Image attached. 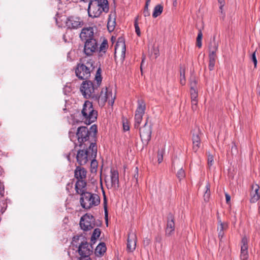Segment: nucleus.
Segmentation results:
<instances>
[{"label":"nucleus","instance_id":"obj_53","mask_svg":"<svg viewBox=\"0 0 260 260\" xmlns=\"http://www.w3.org/2000/svg\"><path fill=\"white\" fill-rule=\"evenodd\" d=\"M219 3L220 4V9L222 10V8L224 5V0H218Z\"/></svg>","mask_w":260,"mask_h":260},{"label":"nucleus","instance_id":"obj_51","mask_svg":"<svg viewBox=\"0 0 260 260\" xmlns=\"http://www.w3.org/2000/svg\"><path fill=\"white\" fill-rule=\"evenodd\" d=\"M218 238L221 240L224 236V232L218 231Z\"/></svg>","mask_w":260,"mask_h":260},{"label":"nucleus","instance_id":"obj_35","mask_svg":"<svg viewBox=\"0 0 260 260\" xmlns=\"http://www.w3.org/2000/svg\"><path fill=\"white\" fill-rule=\"evenodd\" d=\"M180 82L182 85H184L186 83V80L185 77V70L182 69L180 70Z\"/></svg>","mask_w":260,"mask_h":260},{"label":"nucleus","instance_id":"obj_48","mask_svg":"<svg viewBox=\"0 0 260 260\" xmlns=\"http://www.w3.org/2000/svg\"><path fill=\"white\" fill-rule=\"evenodd\" d=\"M123 128L124 131H127L129 129V125L128 122H123Z\"/></svg>","mask_w":260,"mask_h":260},{"label":"nucleus","instance_id":"obj_22","mask_svg":"<svg viewBox=\"0 0 260 260\" xmlns=\"http://www.w3.org/2000/svg\"><path fill=\"white\" fill-rule=\"evenodd\" d=\"M87 172L84 168L77 167L75 170V177L78 180L86 181Z\"/></svg>","mask_w":260,"mask_h":260},{"label":"nucleus","instance_id":"obj_25","mask_svg":"<svg viewBox=\"0 0 260 260\" xmlns=\"http://www.w3.org/2000/svg\"><path fill=\"white\" fill-rule=\"evenodd\" d=\"M115 16L114 14H110L109 15L108 20L107 22V28L109 31H112L115 26Z\"/></svg>","mask_w":260,"mask_h":260},{"label":"nucleus","instance_id":"obj_15","mask_svg":"<svg viewBox=\"0 0 260 260\" xmlns=\"http://www.w3.org/2000/svg\"><path fill=\"white\" fill-rule=\"evenodd\" d=\"M84 24L83 21L79 17L71 16L66 21V26L68 28L77 29Z\"/></svg>","mask_w":260,"mask_h":260},{"label":"nucleus","instance_id":"obj_12","mask_svg":"<svg viewBox=\"0 0 260 260\" xmlns=\"http://www.w3.org/2000/svg\"><path fill=\"white\" fill-rule=\"evenodd\" d=\"M98 47L96 39H89L84 41L83 52L87 56H92L98 50Z\"/></svg>","mask_w":260,"mask_h":260},{"label":"nucleus","instance_id":"obj_6","mask_svg":"<svg viewBox=\"0 0 260 260\" xmlns=\"http://www.w3.org/2000/svg\"><path fill=\"white\" fill-rule=\"evenodd\" d=\"M80 202L83 208L89 209L98 206L100 203V198L96 194L86 192L81 196Z\"/></svg>","mask_w":260,"mask_h":260},{"label":"nucleus","instance_id":"obj_49","mask_svg":"<svg viewBox=\"0 0 260 260\" xmlns=\"http://www.w3.org/2000/svg\"><path fill=\"white\" fill-rule=\"evenodd\" d=\"M77 260H94L92 258L89 256H81Z\"/></svg>","mask_w":260,"mask_h":260},{"label":"nucleus","instance_id":"obj_38","mask_svg":"<svg viewBox=\"0 0 260 260\" xmlns=\"http://www.w3.org/2000/svg\"><path fill=\"white\" fill-rule=\"evenodd\" d=\"M134 26H135V31L136 32L137 35L138 36H141V31H140L139 26L138 25V17L136 18V19L135 20Z\"/></svg>","mask_w":260,"mask_h":260},{"label":"nucleus","instance_id":"obj_36","mask_svg":"<svg viewBox=\"0 0 260 260\" xmlns=\"http://www.w3.org/2000/svg\"><path fill=\"white\" fill-rule=\"evenodd\" d=\"M203 34L201 30H199L198 36L197 38V45L199 48H201L202 46V39Z\"/></svg>","mask_w":260,"mask_h":260},{"label":"nucleus","instance_id":"obj_52","mask_svg":"<svg viewBox=\"0 0 260 260\" xmlns=\"http://www.w3.org/2000/svg\"><path fill=\"white\" fill-rule=\"evenodd\" d=\"M225 196L226 203L229 204L231 200V197L229 194H228L226 193L225 194Z\"/></svg>","mask_w":260,"mask_h":260},{"label":"nucleus","instance_id":"obj_18","mask_svg":"<svg viewBox=\"0 0 260 260\" xmlns=\"http://www.w3.org/2000/svg\"><path fill=\"white\" fill-rule=\"evenodd\" d=\"M250 196V202L251 203H256L260 199L259 186L258 184H253L251 185Z\"/></svg>","mask_w":260,"mask_h":260},{"label":"nucleus","instance_id":"obj_10","mask_svg":"<svg viewBox=\"0 0 260 260\" xmlns=\"http://www.w3.org/2000/svg\"><path fill=\"white\" fill-rule=\"evenodd\" d=\"M146 105L144 101L142 100L138 101V107L136 109L135 115V128H138L141 123L143 116L145 113Z\"/></svg>","mask_w":260,"mask_h":260},{"label":"nucleus","instance_id":"obj_54","mask_svg":"<svg viewBox=\"0 0 260 260\" xmlns=\"http://www.w3.org/2000/svg\"><path fill=\"white\" fill-rule=\"evenodd\" d=\"M151 0H146L145 6H149Z\"/></svg>","mask_w":260,"mask_h":260},{"label":"nucleus","instance_id":"obj_3","mask_svg":"<svg viewBox=\"0 0 260 260\" xmlns=\"http://www.w3.org/2000/svg\"><path fill=\"white\" fill-rule=\"evenodd\" d=\"M98 112L94 109L92 103L86 101L81 112V117L83 122L89 125L94 122L97 119Z\"/></svg>","mask_w":260,"mask_h":260},{"label":"nucleus","instance_id":"obj_44","mask_svg":"<svg viewBox=\"0 0 260 260\" xmlns=\"http://www.w3.org/2000/svg\"><path fill=\"white\" fill-rule=\"evenodd\" d=\"M152 53L154 55L155 58H157L159 55V50L157 47H153L152 50Z\"/></svg>","mask_w":260,"mask_h":260},{"label":"nucleus","instance_id":"obj_11","mask_svg":"<svg viewBox=\"0 0 260 260\" xmlns=\"http://www.w3.org/2000/svg\"><path fill=\"white\" fill-rule=\"evenodd\" d=\"M106 186L108 188L116 189L119 186V174L117 171L111 169L110 176L105 179Z\"/></svg>","mask_w":260,"mask_h":260},{"label":"nucleus","instance_id":"obj_26","mask_svg":"<svg viewBox=\"0 0 260 260\" xmlns=\"http://www.w3.org/2000/svg\"><path fill=\"white\" fill-rule=\"evenodd\" d=\"M192 143L193 150L195 151H197L200 146V137L199 136V132H197L196 134H193Z\"/></svg>","mask_w":260,"mask_h":260},{"label":"nucleus","instance_id":"obj_55","mask_svg":"<svg viewBox=\"0 0 260 260\" xmlns=\"http://www.w3.org/2000/svg\"><path fill=\"white\" fill-rule=\"evenodd\" d=\"M173 6H176L177 4V0H173Z\"/></svg>","mask_w":260,"mask_h":260},{"label":"nucleus","instance_id":"obj_32","mask_svg":"<svg viewBox=\"0 0 260 260\" xmlns=\"http://www.w3.org/2000/svg\"><path fill=\"white\" fill-rule=\"evenodd\" d=\"M218 44L215 42L213 41L211 44V46L210 47V53L209 54H213L214 55H216V52L218 49Z\"/></svg>","mask_w":260,"mask_h":260},{"label":"nucleus","instance_id":"obj_50","mask_svg":"<svg viewBox=\"0 0 260 260\" xmlns=\"http://www.w3.org/2000/svg\"><path fill=\"white\" fill-rule=\"evenodd\" d=\"M135 171L136 173L134 175V177L136 179V181L138 182V168H136Z\"/></svg>","mask_w":260,"mask_h":260},{"label":"nucleus","instance_id":"obj_39","mask_svg":"<svg viewBox=\"0 0 260 260\" xmlns=\"http://www.w3.org/2000/svg\"><path fill=\"white\" fill-rule=\"evenodd\" d=\"M191 100H198V93L197 89H192L190 90Z\"/></svg>","mask_w":260,"mask_h":260},{"label":"nucleus","instance_id":"obj_19","mask_svg":"<svg viewBox=\"0 0 260 260\" xmlns=\"http://www.w3.org/2000/svg\"><path fill=\"white\" fill-rule=\"evenodd\" d=\"M78 252L81 256H89L92 252L87 242H82L78 248Z\"/></svg>","mask_w":260,"mask_h":260},{"label":"nucleus","instance_id":"obj_13","mask_svg":"<svg viewBox=\"0 0 260 260\" xmlns=\"http://www.w3.org/2000/svg\"><path fill=\"white\" fill-rule=\"evenodd\" d=\"M126 47L124 39L122 37L119 38L115 47V55H119L120 59L123 61L125 56Z\"/></svg>","mask_w":260,"mask_h":260},{"label":"nucleus","instance_id":"obj_33","mask_svg":"<svg viewBox=\"0 0 260 260\" xmlns=\"http://www.w3.org/2000/svg\"><path fill=\"white\" fill-rule=\"evenodd\" d=\"M228 227V224L226 222H222L221 220L219 221L217 226V231L224 232Z\"/></svg>","mask_w":260,"mask_h":260},{"label":"nucleus","instance_id":"obj_4","mask_svg":"<svg viewBox=\"0 0 260 260\" xmlns=\"http://www.w3.org/2000/svg\"><path fill=\"white\" fill-rule=\"evenodd\" d=\"M80 91L86 99H98V85H95L90 81L83 82L80 87Z\"/></svg>","mask_w":260,"mask_h":260},{"label":"nucleus","instance_id":"obj_42","mask_svg":"<svg viewBox=\"0 0 260 260\" xmlns=\"http://www.w3.org/2000/svg\"><path fill=\"white\" fill-rule=\"evenodd\" d=\"M207 161H208V165L209 166V167H210L212 166L213 165V162H214L213 156L210 154H209L208 155Z\"/></svg>","mask_w":260,"mask_h":260},{"label":"nucleus","instance_id":"obj_56","mask_svg":"<svg viewBox=\"0 0 260 260\" xmlns=\"http://www.w3.org/2000/svg\"><path fill=\"white\" fill-rule=\"evenodd\" d=\"M144 242L146 243L147 244H149V243H150V240L149 239H146L145 241H144Z\"/></svg>","mask_w":260,"mask_h":260},{"label":"nucleus","instance_id":"obj_2","mask_svg":"<svg viewBox=\"0 0 260 260\" xmlns=\"http://www.w3.org/2000/svg\"><path fill=\"white\" fill-rule=\"evenodd\" d=\"M83 2L89 1L88 13L89 17H99L103 12L107 13L109 11V3L107 0H81Z\"/></svg>","mask_w":260,"mask_h":260},{"label":"nucleus","instance_id":"obj_20","mask_svg":"<svg viewBox=\"0 0 260 260\" xmlns=\"http://www.w3.org/2000/svg\"><path fill=\"white\" fill-rule=\"evenodd\" d=\"M175 230L174 218L172 214H170L168 217V221L166 229V233L167 235H171Z\"/></svg>","mask_w":260,"mask_h":260},{"label":"nucleus","instance_id":"obj_5","mask_svg":"<svg viewBox=\"0 0 260 260\" xmlns=\"http://www.w3.org/2000/svg\"><path fill=\"white\" fill-rule=\"evenodd\" d=\"M93 61L90 59L85 63H79L75 69L76 76L81 80L87 79L90 76V73L93 67Z\"/></svg>","mask_w":260,"mask_h":260},{"label":"nucleus","instance_id":"obj_45","mask_svg":"<svg viewBox=\"0 0 260 260\" xmlns=\"http://www.w3.org/2000/svg\"><path fill=\"white\" fill-rule=\"evenodd\" d=\"M143 14L145 17H147L150 15V13L148 9V6H145Z\"/></svg>","mask_w":260,"mask_h":260},{"label":"nucleus","instance_id":"obj_31","mask_svg":"<svg viewBox=\"0 0 260 260\" xmlns=\"http://www.w3.org/2000/svg\"><path fill=\"white\" fill-rule=\"evenodd\" d=\"M210 184L209 183H207L205 186L206 190L204 194V200L206 202L209 201L210 196Z\"/></svg>","mask_w":260,"mask_h":260},{"label":"nucleus","instance_id":"obj_37","mask_svg":"<svg viewBox=\"0 0 260 260\" xmlns=\"http://www.w3.org/2000/svg\"><path fill=\"white\" fill-rule=\"evenodd\" d=\"M185 174L184 170L182 168L179 169V170L178 171V172L177 173V176L178 178L180 180H181V179H182L183 178H184L185 177Z\"/></svg>","mask_w":260,"mask_h":260},{"label":"nucleus","instance_id":"obj_7","mask_svg":"<svg viewBox=\"0 0 260 260\" xmlns=\"http://www.w3.org/2000/svg\"><path fill=\"white\" fill-rule=\"evenodd\" d=\"M92 148L90 147L79 150L77 154V161L80 165H84L93 158H95L97 154V147H95V153L93 154Z\"/></svg>","mask_w":260,"mask_h":260},{"label":"nucleus","instance_id":"obj_1","mask_svg":"<svg viewBox=\"0 0 260 260\" xmlns=\"http://www.w3.org/2000/svg\"><path fill=\"white\" fill-rule=\"evenodd\" d=\"M97 126L92 125L90 130L86 126H80L76 131L75 129H72L69 133L70 140L75 143L76 145H79L83 148L90 147L92 148L93 154L95 153V136L97 133Z\"/></svg>","mask_w":260,"mask_h":260},{"label":"nucleus","instance_id":"obj_46","mask_svg":"<svg viewBox=\"0 0 260 260\" xmlns=\"http://www.w3.org/2000/svg\"><path fill=\"white\" fill-rule=\"evenodd\" d=\"M191 105H192V109L194 110H196V108H197V105H198V100H191Z\"/></svg>","mask_w":260,"mask_h":260},{"label":"nucleus","instance_id":"obj_27","mask_svg":"<svg viewBox=\"0 0 260 260\" xmlns=\"http://www.w3.org/2000/svg\"><path fill=\"white\" fill-rule=\"evenodd\" d=\"M106 247L104 243L99 244L95 248V252L96 255H101L105 252Z\"/></svg>","mask_w":260,"mask_h":260},{"label":"nucleus","instance_id":"obj_21","mask_svg":"<svg viewBox=\"0 0 260 260\" xmlns=\"http://www.w3.org/2000/svg\"><path fill=\"white\" fill-rule=\"evenodd\" d=\"M137 238L135 234L132 233L128 235L127 242V250L129 252H133L136 248Z\"/></svg>","mask_w":260,"mask_h":260},{"label":"nucleus","instance_id":"obj_29","mask_svg":"<svg viewBox=\"0 0 260 260\" xmlns=\"http://www.w3.org/2000/svg\"><path fill=\"white\" fill-rule=\"evenodd\" d=\"M216 58V55L213 54H209V69L210 71L213 70L215 60Z\"/></svg>","mask_w":260,"mask_h":260},{"label":"nucleus","instance_id":"obj_28","mask_svg":"<svg viewBox=\"0 0 260 260\" xmlns=\"http://www.w3.org/2000/svg\"><path fill=\"white\" fill-rule=\"evenodd\" d=\"M163 11V6L161 5H156L153 10L152 16L154 18H156L157 16H159L162 12Z\"/></svg>","mask_w":260,"mask_h":260},{"label":"nucleus","instance_id":"obj_16","mask_svg":"<svg viewBox=\"0 0 260 260\" xmlns=\"http://www.w3.org/2000/svg\"><path fill=\"white\" fill-rule=\"evenodd\" d=\"M248 240L246 237L242 238L241 243V250L240 254V260H249L248 251Z\"/></svg>","mask_w":260,"mask_h":260},{"label":"nucleus","instance_id":"obj_43","mask_svg":"<svg viewBox=\"0 0 260 260\" xmlns=\"http://www.w3.org/2000/svg\"><path fill=\"white\" fill-rule=\"evenodd\" d=\"M256 50H255V51L252 53L251 56V60L253 61L254 65V68H256L257 67V59L256 57Z\"/></svg>","mask_w":260,"mask_h":260},{"label":"nucleus","instance_id":"obj_23","mask_svg":"<svg viewBox=\"0 0 260 260\" xmlns=\"http://www.w3.org/2000/svg\"><path fill=\"white\" fill-rule=\"evenodd\" d=\"M86 182L85 180H78L76 183L75 189L77 193L82 196L86 191Z\"/></svg>","mask_w":260,"mask_h":260},{"label":"nucleus","instance_id":"obj_47","mask_svg":"<svg viewBox=\"0 0 260 260\" xmlns=\"http://www.w3.org/2000/svg\"><path fill=\"white\" fill-rule=\"evenodd\" d=\"M95 158H91V159H89V160H91V166L93 167V168L96 167L98 165L97 161L95 159Z\"/></svg>","mask_w":260,"mask_h":260},{"label":"nucleus","instance_id":"obj_14","mask_svg":"<svg viewBox=\"0 0 260 260\" xmlns=\"http://www.w3.org/2000/svg\"><path fill=\"white\" fill-rule=\"evenodd\" d=\"M140 135L143 143L147 144L151 139V128L150 125H147V122L140 129Z\"/></svg>","mask_w":260,"mask_h":260},{"label":"nucleus","instance_id":"obj_57","mask_svg":"<svg viewBox=\"0 0 260 260\" xmlns=\"http://www.w3.org/2000/svg\"><path fill=\"white\" fill-rule=\"evenodd\" d=\"M105 213H106V214L107 215V212L106 211Z\"/></svg>","mask_w":260,"mask_h":260},{"label":"nucleus","instance_id":"obj_17","mask_svg":"<svg viewBox=\"0 0 260 260\" xmlns=\"http://www.w3.org/2000/svg\"><path fill=\"white\" fill-rule=\"evenodd\" d=\"M82 41H86L89 39H94V29L92 27L83 28L80 34Z\"/></svg>","mask_w":260,"mask_h":260},{"label":"nucleus","instance_id":"obj_24","mask_svg":"<svg viewBox=\"0 0 260 260\" xmlns=\"http://www.w3.org/2000/svg\"><path fill=\"white\" fill-rule=\"evenodd\" d=\"M108 47V41L106 39H104L100 45L99 49H98L96 51L98 52L99 57H103L105 55Z\"/></svg>","mask_w":260,"mask_h":260},{"label":"nucleus","instance_id":"obj_30","mask_svg":"<svg viewBox=\"0 0 260 260\" xmlns=\"http://www.w3.org/2000/svg\"><path fill=\"white\" fill-rule=\"evenodd\" d=\"M101 235V230L100 229L97 228L95 229L91 237V242L94 243V242L97 240V239L100 237Z\"/></svg>","mask_w":260,"mask_h":260},{"label":"nucleus","instance_id":"obj_9","mask_svg":"<svg viewBox=\"0 0 260 260\" xmlns=\"http://www.w3.org/2000/svg\"><path fill=\"white\" fill-rule=\"evenodd\" d=\"M80 225L83 231H90L95 226V218L91 214L86 213L81 218Z\"/></svg>","mask_w":260,"mask_h":260},{"label":"nucleus","instance_id":"obj_34","mask_svg":"<svg viewBox=\"0 0 260 260\" xmlns=\"http://www.w3.org/2000/svg\"><path fill=\"white\" fill-rule=\"evenodd\" d=\"M95 80L96 82L95 85H98V87H99L102 80L101 75V69L100 68L96 71Z\"/></svg>","mask_w":260,"mask_h":260},{"label":"nucleus","instance_id":"obj_41","mask_svg":"<svg viewBox=\"0 0 260 260\" xmlns=\"http://www.w3.org/2000/svg\"><path fill=\"white\" fill-rule=\"evenodd\" d=\"M164 151H158L157 152V161L159 164L161 163L163 160Z\"/></svg>","mask_w":260,"mask_h":260},{"label":"nucleus","instance_id":"obj_8","mask_svg":"<svg viewBox=\"0 0 260 260\" xmlns=\"http://www.w3.org/2000/svg\"><path fill=\"white\" fill-rule=\"evenodd\" d=\"M115 94H113L111 89L106 87L103 88L100 95L98 94V99L99 104L101 106L105 105L106 102H108L109 104L112 106L115 99Z\"/></svg>","mask_w":260,"mask_h":260},{"label":"nucleus","instance_id":"obj_40","mask_svg":"<svg viewBox=\"0 0 260 260\" xmlns=\"http://www.w3.org/2000/svg\"><path fill=\"white\" fill-rule=\"evenodd\" d=\"M197 80L194 78H192L190 79V90L193 89H197L196 85H197Z\"/></svg>","mask_w":260,"mask_h":260},{"label":"nucleus","instance_id":"obj_58","mask_svg":"<svg viewBox=\"0 0 260 260\" xmlns=\"http://www.w3.org/2000/svg\"><path fill=\"white\" fill-rule=\"evenodd\" d=\"M74 241H75V240H74H74H73V242H72V243H73V242H74Z\"/></svg>","mask_w":260,"mask_h":260}]
</instances>
